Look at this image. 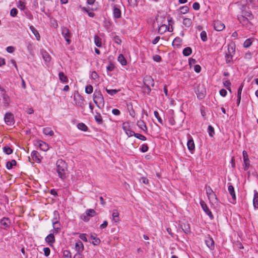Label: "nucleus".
Instances as JSON below:
<instances>
[{"instance_id":"obj_1","label":"nucleus","mask_w":258,"mask_h":258,"mask_svg":"<svg viewBox=\"0 0 258 258\" xmlns=\"http://www.w3.org/2000/svg\"><path fill=\"white\" fill-rule=\"evenodd\" d=\"M56 171L59 177L61 179H64L67 174V164L66 162L61 159L58 160L56 163Z\"/></svg>"},{"instance_id":"obj_2","label":"nucleus","mask_w":258,"mask_h":258,"mask_svg":"<svg viewBox=\"0 0 258 258\" xmlns=\"http://www.w3.org/2000/svg\"><path fill=\"white\" fill-rule=\"evenodd\" d=\"M93 101L96 105L99 108L104 105V100L100 91H95L93 94Z\"/></svg>"},{"instance_id":"obj_3","label":"nucleus","mask_w":258,"mask_h":258,"mask_svg":"<svg viewBox=\"0 0 258 258\" xmlns=\"http://www.w3.org/2000/svg\"><path fill=\"white\" fill-rule=\"evenodd\" d=\"M205 188H206V194L207 195V196H208L209 200L211 202L216 203V202H217V196L214 192V191H213V189L211 188V187L209 186H206Z\"/></svg>"},{"instance_id":"obj_4","label":"nucleus","mask_w":258,"mask_h":258,"mask_svg":"<svg viewBox=\"0 0 258 258\" xmlns=\"http://www.w3.org/2000/svg\"><path fill=\"white\" fill-rule=\"evenodd\" d=\"M61 34L66 39L67 43L70 44L71 43V40L70 39V33L69 30L67 28L63 27L61 30Z\"/></svg>"},{"instance_id":"obj_5","label":"nucleus","mask_w":258,"mask_h":258,"mask_svg":"<svg viewBox=\"0 0 258 258\" xmlns=\"http://www.w3.org/2000/svg\"><path fill=\"white\" fill-rule=\"evenodd\" d=\"M200 204L203 211L206 213V214L208 215L211 219H213V215L206 204L204 201H201L200 202Z\"/></svg>"},{"instance_id":"obj_6","label":"nucleus","mask_w":258,"mask_h":258,"mask_svg":"<svg viewBox=\"0 0 258 258\" xmlns=\"http://www.w3.org/2000/svg\"><path fill=\"white\" fill-rule=\"evenodd\" d=\"M5 121L8 125L13 124L14 122L13 114L11 113H7L5 116Z\"/></svg>"},{"instance_id":"obj_7","label":"nucleus","mask_w":258,"mask_h":258,"mask_svg":"<svg viewBox=\"0 0 258 258\" xmlns=\"http://www.w3.org/2000/svg\"><path fill=\"white\" fill-rule=\"evenodd\" d=\"M31 155L33 161L38 163L41 162L42 158L37 151H33Z\"/></svg>"},{"instance_id":"obj_8","label":"nucleus","mask_w":258,"mask_h":258,"mask_svg":"<svg viewBox=\"0 0 258 258\" xmlns=\"http://www.w3.org/2000/svg\"><path fill=\"white\" fill-rule=\"evenodd\" d=\"M214 29L217 31L224 30L225 28V25L220 21H216L214 23Z\"/></svg>"},{"instance_id":"obj_9","label":"nucleus","mask_w":258,"mask_h":258,"mask_svg":"<svg viewBox=\"0 0 258 258\" xmlns=\"http://www.w3.org/2000/svg\"><path fill=\"white\" fill-rule=\"evenodd\" d=\"M37 144L40 149L43 151H47L48 150L49 148V145L47 143L42 141H38Z\"/></svg>"},{"instance_id":"obj_10","label":"nucleus","mask_w":258,"mask_h":258,"mask_svg":"<svg viewBox=\"0 0 258 258\" xmlns=\"http://www.w3.org/2000/svg\"><path fill=\"white\" fill-rule=\"evenodd\" d=\"M46 242L50 246H52L53 244L55 242V237L53 234H49L45 238Z\"/></svg>"},{"instance_id":"obj_11","label":"nucleus","mask_w":258,"mask_h":258,"mask_svg":"<svg viewBox=\"0 0 258 258\" xmlns=\"http://www.w3.org/2000/svg\"><path fill=\"white\" fill-rule=\"evenodd\" d=\"M137 126L143 130L144 132H147V127L146 125L145 122L142 119L138 120L137 122Z\"/></svg>"},{"instance_id":"obj_12","label":"nucleus","mask_w":258,"mask_h":258,"mask_svg":"<svg viewBox=\"0 0 258 258\" xmlns=\"http://www.w3.org/2000/svg\"><path fill=\"white\" fill-rule=\"evenodd\" d=\"M188 141L187 143V146L189 150H193L195 149V143L193 139L190 135L188 136Z\"/></svg>"},{"instance_id":"obj_13","label":"nucleus","mask_w":258,"mask_h":258,"mask_svg":"<svg viewBox=\"0 0 258 258\" xmlns=\"http://www.w3.org/2000/svg\"><path fill=\"white\" fill-rule=\"evenodd\" d=\"M75 249L77 252L81 253L84 250V245L80 241H78L75 244Z\"/></svg>"},{"instance_id":"obj_14","label":"nucleus","mask_w":258,"mask_h":258,"mask_svg":"<svg viewBox=\"0 0 258 258\" xmlns=\"http://www.w3.org/2000/svg\"><path fill=\"white\" fill-rule=\"evenodd\" d=\"M54 217L52 220L53 227H55V224H58L59 216L57 211H54L53 212Z\"/></svg>"},{"instance_id":"obj_15","label":"nucleus","mask_w":258,"mask_h":258,"mask_svg":"<svg viewBox=\"0 0 258 258\" xmlns=\"http://www.w3.org/2000/svg\"><path fill=\"white\" fill-rule=\"evenodd\" d=\"M253 205L255 209H258V192L255 190H254Z\"/></svg>"},{"instance_id":"obj_16","label":"nucleus","mask_w":258,"mask_h":258,"mask_svg":"<svg viewBox=\"0 0 258 258\" xmlns=\"http://www.w3.org/2000/svg\"><path fill=\"white\" fill-rule=\"evenodd\" d=\"M207 246L210 248L213 249L214 247V241L213 239L211 237H208L205 241Z\"/></svg>"},{"instance_id":"obj_17","label":"nucleus","mask_w":258,"mask_h":258,"mask_svg":"<svg viewBox=\"0 0 258 258\" xmlns=\"http://www.w3.org/2000/svg\"><path fill=\"white\" fill-rule=\"evenodd\" d=\"M235 51V45L233 44H229L228 46L227 52H226L227 54L231 55H234Z\"/></svg>"},{"instance_id":"obj_18","label":"nucleus","mask_w":258,"mask_h":258,"mask_svg":"<svg viewBox=\"0 0 258 258\" xmlns=\"http://www.w3.org/2000/svg\"><path fill=\"white\" fill-rule=\"evenodd\" d=\"M30 29L35 36L36 39L38 41H39L40 39V36L38 31L35 29V28L34 26L32 25L30 26Z\"/></svg>"},{"instance_id":"obj_19","label":"nucleus","mask_w":258,"mask_h":258,"mask_svg":"<svg viewBox=\"0 0 258 258\" xmlns=\"http://www.w3.org/2000/svg\"><path fill=\"white\" fill-rule=\"evenodd\" d=\"M112 220L115 222L117 223L119 222V212L117 210H113L112 211Z\"/></svg>"},{"instance_id":"obj_20","label":"nucleus","mask_w":258,"mask_h":258,"mask_svg":"<svg viewBox=\"0 0 258 258\" xmlns=\"http://www.w3.org/2000/svg\"><path fill=\"white\" fill-rule=\"evenodd\" d=\"M192 21L190 18H184L183 19V25L186 27H189L191 26Z\"/></svg>"},{"instance_id":"obj_21","label":"nucleus","mask_w":258,"mask_h":258,"mask_svg":"<svg viewBox=\"0 0 258 258\" xmlns=\"http://www.w3.org/2000/svg\"><path fill=\"white\" fill-rule=\"evenodd\" d=\"M1 223L5 228H7L10 225V220L7 218H3L1 220Z\"/></svg>"},{"instance_id":"obj_22","label":"nucleus","mask_w":258,"mask_h":258,"mask_svg":"<svg viewBox=\"0 0 258 258\" xmlns=\"http://www.w3.org/2000/svg\"><path fill=\"white\" fill-rule=\"evenodd\" d=\"M43 132L44 135L49 136H52L54 134L53 131L48 127H46L43 128Z\"/></svg>"},{"instance_id":"obj_23","label":"nucleus","mask_w":258,"mask_h":258,"mask_svg":"<svg viewBox=\"0 0 258 258\" xmlns=\"http://www.w3.org/2000/svg\"><path fill=\"white\" fill-rule=\"evenodd\" d=\"M113 16L114 18L116 19H118L120 18L121 17V11L120 10L117 8H116L115 6L113 7Z\"/></svg>"},{"instance_id":"obj_24","label":"nucleus","mask_w":258,"mask_h":258,"mask_svg":"<svg viewBox=\"0 0 258 258\" xmlns=\"http://www.w3.org/2000/svg\"><path fill=\"white\" fill-rule=\"evenodd\" d=\"M228 190L229 193L232 197V198L233 200L236 199V196L234 191V187L232 185H229L228 187Z\"/></svg>"},{"instance_id":"obj_25","label":"nucleus","mask_w":258,"mask_h":258,"mask_svg":"<svg viewBox=\"0 0 258 258\" xmlns=\"http://www.w3.org/2000/svg\"><path fill=\"white\" fill-rule=\"evenodd\" d=\"M189 11V8L187 6H182L178 9L179 15L185 14Z\"/></svg>"},{"instance_id":"obj_26","label":"nucleus","mask_w":258,"mask_h":258,"mask_svg":"<svg viewBox=\"0 0 258 258\" xmlns=\"http://www.w3.org/2000/svg\"><path fill=\"white\" fill-rule=\"evenodd\" d=\"M94 40L95 45L97 47H101L102 46L101 39L99 36L95 35L94 36Z\"/></svg>"},{"instance_id":"obj_27","label":"nucleus","mask_w":258,"mask_h":258,"mask_svg":"<svg viewBox=\"0 0 258 258\" xmlns=\"http://www.w3.org/2000/svg\"><path fill=\"white\" fill-rule=\"evenodd\" d=\"M117 60L122 66H125L126 64V60L122 54L118 55Z\"/></svg>"},{"instance_id":"obj_28","label":"nucleus","mask_w":258,"mask_h":258,"mask_svg":"<svg viewBox=\"0 0 258 258\" xmlns=\"http://www.w3.org/2000/svg\"><path fill=\"white\" fill-rule=\"evenodd\" d=\"M86 214L87 215V216L93 217L96 215L97 213L94 210L89 209L86 211Z\"/></svg>"},{"instance_id":"obj_29","label":"nucleus","mask_w":258,"mask_h":258,"mask_svg":"<svg viewBox=\"0 0 258 258\" xmlns=\"http://www.w3.org/2000/svg\"><path fill=\"white\" fill-rule=\"evenodd\" d=\"M59 79L62 82L64 83H67L68 82V79L67 77L64 74L63 72H60L58 74Z\"/></svg>"},{"instance_id":"obj_30","label":"nucleus","mask_w":258,"mask_h":258,"mask_svg":"<svg viewBox=\"0 0 258 258\" xmlns=\"http://www.w3.org/2000/svg\"><path fill=\"white\" fill-rule=\"evenodd\" d=\"M42 55L43 59L46 62H49L50 60L51 57L49 54L45 51H42Z\"/></svg>"},{"instance_id":"obj_31","label":"nucleus","mask_w":258,"mask_h":258,"mask_svg":"<svg viewBox=\"0 0 258 258\" xmlns=\"http://www.w3.org/2000/svg\"><path fill=\"white\" fill-rule=\"evenodd\" d=\"M17 163L15 160H12L11 161H8L6 163V167L8 169H11L14 166L16 165Z\"/></svg>"},{"instance_id":"obj_32","label":"nucleus","mask_w":258,"mask_h":258,"mask_svg":"<svg viewBox=\"0 0 258 258\" xmlns=\"http://www.w3.org/2000/svg\"><path fill=\"white\" fill-rule=\"evenodd\" d=\"M77 127L80 130H81L84 132H86L88 130V127L84 123H79L77 124Z\"/></svg>"},{"instance_id":"obj_33","label":"nucleus","mask_w":258,"mask_h":258,"mask_svg":"<svg viewBox=\"0 0 258 258\" xmlns=\"http://www.w3.org/2000/svg\"><path fill=\"white\" fill-rule=\"evenodd\" d=\"M3 103L6 106H8L10 102V98L7 94H4L3 96Z\"/></svg>"},{"instance_id":"obj_34","label":"nucleus","mask_w":258,"mask_h":258,"mask_svg":"<svg viewBox=\"0 0 258 258\" xmlns=\"http://www.w3.org/2000/svg\"><path fill=\"white\" fill-rule=\"evenodd\" d=\"M183 54L184 55V56H188L189 55L191 52H192V50H191V48L189 47H187L186 48H185L183 50Z\"/></svg>"},{"instance_id":"obj_35","label":"nucleus","mask_w":258,"mask_h":258,"mask_svg":"<svg viewBox=\"0 0 258 258\" xmlns=\"http://www.w3.org/2000/svg\"><path fill=\"white\" fill-rule=\"evenodd\" d=\"M182 42V40L179 37L175 38L173 41L172 44L174 46H180Z\"/></svg>"},{"instance_id":"obj_36","label":"nucleus","mask_w":258,"mask_h":258,"mask_svg":"<svg viewBox=\"0 0 258 258\" xmlns=\"http://www.w3.org/2000/svg\"><path fill=\"white\" fill-rule=\"evenodd\" d=\"M106 91L107 93L113 96L115 94H116L117 93H118L119 91V90H116V89H108L107 88L106 89Z\"/></svg>"},{"instance_id":"obj_37","label":"nucleus","mask_w":258,"mask_h":258,"mask_svg":"<svg viewBox=\"0 0 258 258\" xmlns=\"http://www.w3.org/2000/svg\"><path fill=\"white\" fill-rule=\"evenodd\" d=\"M95 119L96 121L99 124H101L103 123V120L102 118L101 115L99 113H97L95 116Z\"/></svg>"},{"instance_id":"obj_38","label":"nucleus","mask_w":258,"mask_h":258,"mask_svg":"<svg viewBox=\"0 0 258 258\" xmlns=\"http://www.w3.org/2000/svg\"><path fill=\"white\" fill-rule=\"evenodd\" d=\"M3 151L8 155H10L12 153L13 150L8 146H5L3 148Z\"/></svg>"},{"instance_id":"obj_39","label":"nucleus","mask_w":258,"mask_h":258,"mask_svg":"<svg viewBox=\"0 0 258 258\" xmlns=\"http://www.w3.org/2000/svg\"><path fill=\"white\" fill-rule=\"evenodd\" d=\"M122 128L124 132L129 130L130 128V123L128 122H124L122 124Z\"/></svg>"},{"instance_id":"obj_40","label":"nucleus","mask_w":258,"mask_h":258,"mask_svg":"<svg viewBox=\"0 0 258 258\" xmlns=\"http://www.w3.org/2000/svg\"><path fill=\"white\" fill-rule=\"evenodd\" d=\"M208 131L209 135L210 137H213L215 134L214 129L211 125H209L208 127Z\"/></svg>"},{"instance_id":"obj_41","label":"nucleus","mask_w":258,"mask_h":258,"mask_svg":"<svg viewBox=\"0 0 258 258\" xmlns=\"http://www.w3.org/2000/svg\"><path fill=\"white\" fill-rule=\"evenodd\" d=\"M93 88L91 85H87L85 88V92L87 94H91L93 92Z\"/></svg>"},{"instance_id":"obj_42","label":"nucleus","mask_w":258,"mask_h":258,"mask_svg":"<svg viewBox=\"0 0 258 258\" xmlns=\"http://www.w3.org/2000/svg\"><path fill=\"white\" fill-rule=\"evenodd\" d=\"M154 114L155 117L157 119L158 122L162 124H163V120L162 118L160 117L159 113L157 111H154Z\"/></svg>"},{"instance_id":"obj_43","label":"nucleus","mask_w":258,"mask_h":258,"mask_svg":"<svg viewBox=\"0 0 258 258\" xmlns=\"http://www.w3.org/2000/svg\"><path fill=\"white\" fill-rule=\"evenodd\" d=\"M17 7L21 10H24L25 9V5L24 2L19 1L17 4Z\"/></svg>"},{"instance_id":"obj_44","label":"nucleus","mask_w":258,"mask_h":258,"mask_svg":"<svg viewBox=\"0 0 258 258\" xmlns=\"http://www.w3.org/2000/svg\"><path fill=\"white\" fill-rule=\"evenodd\" d=\"M252 44V40L251 39H246L244 43H243V46L245 48L249 47Z\"/></svg>"},{"instance_id":"obj_45","label":"nucleus","mask_w":258,"mask_h":258,"mask_svg":"<svg viewBox=\"0 0 258 258\" xmlns=\"http://www.w3.org/2000/svg\"><path fill=\"white\" fill-rule=\"evenodd\" d=\"M146 82L148 83L149 84L151 85V86H154V80L150 76H148L146 77V79H145Z\"/></svg>"},{"instance_id":"obj_46","label":"nucleus","mask_w":258,"mask_h":258,"mask_svg":"<svg viewBox=\"0 0 258 258\" xmlns=\"http://www.w3.org/2000/svg\"><path fill=\"white\" fill-rule=\"evenodd\" d=\"M91 239H92L93 240L92 243L94 245H97L100 242V239L97 237L91 236Z\"/></svg>"},{"instance_id":"obj_47","label":"nucleus","mask_w":258,"mask_h":258,"mask_svg":"<svg viewBox=\"0 0 258 258\" xmlns=\"http://www.w3.org/2000/svg\"><path fill=\"white\" fill-rule=\"evenodd\" d=\"M201 39L205 42L207 40V33L205 31H203L201 33Z\"/></svg>"},{"instance_id":"obj_48","label":"nucleus","mask_w":258,"mask_h":258,"mask_svg":"<svg viewBox=\"0 0 258 258\" xmlns=\"http://www.w3.org/2000/svg\"><path fill=\"white\" fill-rule=\"evenodd\" d=\"M249 160H244V164L243 165V169L246 171L247 170L249 167V165H250V163H249Z\"/></svg>"},{"instance_id":"obj_49","label":"nucleus","mask_w":258,"mask_h":258,"mask_svg":"<svg viewBox=\"0 0 258 258\" xmlns=\"http://www.w3.org/2000/svg\"><path fill=\"white\" fill-rule=\"evenodd\" d=\"M63 258H72L71 252L67 250L63 251Z\"/></svg>"},{"instance_id":"obj_50","label":"nucleus","mask_w":258,"mask_h":258,"mask_svg":"<svg viewBox=\"0 0 258 258\" xmlns=\"http://www.w3.org/2000/svg\"><path fill=\"white\" fill-rule=\"evenodd\" d=\"M234 55H230L229 54L226 53V61L227 63H230L232 60V58Z\"/></svg>"},{"instance_id":"obj_51","label":"nucleus","mask_w":258,"mask_h":258,"mask_svg":"<svg viewBox=\"0 0 258 258\" xmlns=\"http://www.w3.org/2000/svg\"><path fill=\"white\" fill-rule=\"evenodd\" d=\"M18 11L16 8H13L10 11V16L12 17H15L17 16Z\"/></svg>"},{"instance_id":"obj_52","label":"nucleus","mask_w":258,"mask_h":258,"mask_svg":"<svg viewBox=\"0 0 258 258\" xmlns=\"http://www.w3.org/2000/svg\"><path fill=\"white\" fill-rule=\"evenodd\" d=\"M135 137L142 141H145L146 140V138L144 136L140 134L136 133Z\"/></svg>"},{"instance_id":"obj_53","label":"nucleus","mask_w":258,"mask_h":258,"mask_svg":"<svg viewBox=\"0 0 258 258\" xmlns=\"http://www.w3.org/2000/svg\"><path fill=\"white\" fill-rule=\"evenodd\" d=\"M125 134H126V135L130 137H132V136H135V133L132 131L131 130V128H130L129 130H127L126 132H125Z\"/></svg>"},{"instance_id":"obj_54","label":"nucleus","mask_w":258,"mask_h":258,"mask_svg":"<svg viewBox=\"0 0 258 258\" xmlns=\"http://www.w3.org/2000/svg\"><path fill=\"white\" fill-rule=\"evenodd\" d=\"M153 59L155 61L160 62L161 60V57L160 55L156 54L153 56Z\"/></svg>"},{"instance_id":"obj_55","label":"nucleus","mask_w":258,"mask_h":258,"mask_svg":"<svg viewBox=\"0 0 258 258\" xmlns=\"http://www.w3.org/2000/svg\"><path fill=\"white\" fill-rule=\"evenodd\" d=\"M43 251L44 253V255L46 256H48L50 254V250L48 247H44L43 248Z\"/></svg>"},{"instance_id":"obj_56","label":"nucleus","mask_w":258,"mask_h":258,"mask_svg":"<svg viewBox=\"0 0 258 258\" xmlns=\"http://www.w3.org/2000/svg\"><path fill=\"white\" fill-rule=\"evenodd\" d=\"M148 147L146 144L143 145L141 148V150L143 153L147 152L148 151Z\"/></svg>"},{"instance_id":"obj_57","label":"nucleus","mask_w":258,"mask_h":258,"mask_svg":"<svg viewBox=\"0 0 258 258\" xmlns=\"http://www.w3.org/2000/svg\"><path fill=\"white\" fill-rule=\"evenodd\" d=\"M192 8L195 10H199L200 8V5L199 3L195 2L192 5Z\"/></svg>"},{"instance_id":"obj_58","label":"nucleus","mask_w":258,"mask_h":258,"mask_svg":"<svg viewBox=\"0 0 258 258\" xmlns=\"http://www.w3.org/2000/svg\"><path fill=\"white\" fill-rule=\"evenodd\" d=\"M243 85H241L239 87L237 91V97H241L242 90L243 89Z\"/></svg>"},{"instance_id":"obj_59","label":"nucleus","mask_w":258,"mask_h":258,"mask_svg":"<svg viewBox=\"0 0 258 258\" xmlns=\"http://www.w3.org/2000/svg\"><path fill=\"white\" fill-rule=\"evenodd\" d=\"M223 85L225 87L227 88L230 87L231 83L228 80H225L223 81Z\"/></svg>"},{"instance_id":"obj_60","label":"nucleus","mask_w":258,"mask_h":258,"mask_svg":"<svg viewBox=\"0 0 258 258\" xmlns=\"http://www.w3.org/2000/svg\"><path fill=\"white\" fill-rule=\"evenodd\" d=\"M79 237L81 239H82V240H83L85 242H87V237L86 236V234H81L80 235H79Z\"/></svg>"},{"instance_id":"obj_61","label":"nucleus","mask_w":258,"mask_h":258,"mask_svg":"<svg viewBox=\"0 0 258 258\" xmlns=\"http://www.w3.org/2000/svg\"><path fill=\"white\" fill-rule=\"evenodd\" d=\"M201 70V67L200 66L197 64V65H195L194 66V71L196 73H200Z\"/></svg>"},{"instance_id":"obj_62","label":"nucleus","mask_w":258,"mask_h":258,"mask_svg":"<svg viewBox=\"0 0 258 258\" xmlns=\"http://www.w3.org/2000/svg\"><path fill=\"white\" fill-rule=\"evenodd\" d=\"M220 94L222 97H225L227 95V91L225 89H222L220 91Z\"/></svg>"},{"instance_id":"obj_63","label":"nucleus","mask_w":258,"mask_h":258,"mask_svg":"<svg viewBox=\"0 0 258 258\" xmlns=\"http://www.w3.org/2000/svg\"><path fill=\"white\" fill-rule=\"evenodd\" d=\"M112 113L115 115H119L120 114V111L117 109H113Z\"/></svg>"},{"instance_id":"obj_64","label":"nucleus","mask_w":258,"mask_h":258,"mask_svg":"<svg viewBox=\"0 0 258 258\" xmlns=\"http://www.w3.org/2000/svg\"><path fill=\"white\" fill-rule=\"evenodd\" d=\"M15 48L13 46H8L7 47V51L9 53H12L14 51Z\"/></svg>"}]
</instances>
